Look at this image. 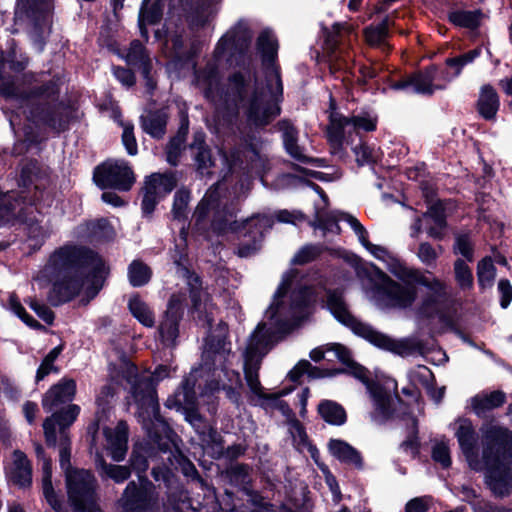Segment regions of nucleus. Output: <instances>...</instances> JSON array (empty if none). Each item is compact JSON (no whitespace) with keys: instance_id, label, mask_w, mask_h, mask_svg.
Listing matches in <instances>:
<instances>
[{"instance_id":"1","label":"nucleus","mask_w":512,"mask_h":512,"mask_svg":"<svg viewBox=\"0 0 512 512\" xmlns=\"http://www.w3.org/2000/svg\"><path fill=\"white\" fill-rule=\"evenodd\" d=\"M325 292L326 307L342 324L349 327L356 335L364 338L374 346L405 356L412 352L413 346L409 339H393L370 325L358 321L349 312L342 294L329 290L322 280L316 285H308L307 281L298 279V272L287 271L273 295V299L265 311L263 321L258 324L249 338L244 353V373L251 392L260 399L266 395L258 379V370L262 357L272 345L290 333L303 319L311 313L313 304L322 299Z\"/></svg>"},{"instance_id":"2","label":"nucleus","mask_w":512,"mask_h":512,"mask_svg":"<svg viewBox=\"0 0 512 512\" xmlns=\"http://www.w3.org/2000/svg\"><path fill=\"white\" fill-rule=\"evenodd\" d=\"M108 274L102 258L75 246H64L52 253L42 269L34 276L40 288L51 285L48 295L53 305L70 301L81 291L87 301L94 298Z\"/></svg>"},{"instance_id":"3","label":"nucleus","mask_w":512,"mask_h":512,"mask_svg":"<svg viewBox=\"0 0 512 512\" xmlns=\"http://www.w3.org/2000/svg\"><path fill=\"white\" fill-rule=\"evenodd\" d=\"M365 249L374 258L383 262L391 274L406 283V285L399 284L377 266L371 264V269L375 275L378 305L401 309L412 306L417 298V290L412 283H416L426 287L430 293L422 301L418 309L419 315L432 317L439 311L440 303L446 296V286L442 281L431 273H422L417 269L408 267L384 246L369 242Z\"/></svg>"},{"instance_id":"4","label":"nucleus","mask_w":512,"mask_h":512,"mask_svg":"<svg viewBox=\"0 0 512 512\" xmlns=\"http://www.w3.org/2000/svg\"><path fill=\"white\" fill-rule=\"evenodd\" d=\"M206 358L212 359L213 368L207 363L199 370H194L182 384V387L175 393L174 399L167 401L168 407L175 406L178 410H182L185 420L188 421L199 434H205L210 431V426L203 420L199 413L194 409L195 392L194 386L198 374L207 373V388L210 392L220 389L226 390L230 398L235 397V389L242 387L239 372L230 369L234 356L231 355L230 347H226L225 343L221 349L215 351L212 356L210 352H205Z\"/></svg>"},{"instance_id":"5","label":"nucleus","mask_w":512,"mask_h":512,"mask_svg":"<svg viewBox=\"0 0 512 512\" xmlns=\"http://www.w3.org/2000/svg\"><path fill=\"white\" fill-rule=\"evenodd\" d=\"M108 371L112 382L122 383L125 380L130 385L131 397L137 405L138 416L141 418L144 428L150 436L153 434L156 436V433L150 427V422L154 425L155 421L162 426H164V423L158 413L159 405L155 385L170 376L171 368L167 365H159L152 375H139L136 366L123 357L117 363H110Z\"/></svg>"},{"instance_id":"6","label":"nucleus","mask_w":512,"mask_h":512,"mask_svg":"<svg viewBox=\"0 0 512 512\" xmlns=\"http://www.w3.org/2000/svg\"><path fill=\"white\" fill-rule=\"evenodd\" d=\"M268 85L263 87L250 73L235 74L230 79L234 97L239 98V108H243L247 120L255 126H263L280 113L277 97L282 94V83L278 71L271 67L267 72Z\"/></svg>"},{"instance_id":"7","label":"nucleus","mask_w":512,"mask_h":512,"mask_svg":"<svg viewBox=\"0 0 512 512\" xmlns=\"http://www.w3.org/2000/svg\"><path fill=\"white\" fill-rule=\"evenodd\" d=\"M485 483L495 497L512 493V433L488 423L481 428Z\"/></svg>"},{"instance_id":"8","label":"nucleus","mask_w":512,"mask_h":512,"mask_svg":"<svg viewBox=\"0 0 512 512\" xmlns=\"http://www.w3.org/2000/svg\"><path fill=\"white\" fill-rule=\"evenodd\" d=\"M333 354L340 362L347 365L346 372L363 382L370 394L375 407V417L385 418L390 414V407L393 401L392 392L396 389L393 381L387 382L385 386L379 383L369 382L367 370L351 359L350 351L338 343H330L314 348L310 352L313 361L318 362L325 359L327 355Z\"/></svg>"},{"instance_id":"9","label":"nucleus","mask_w":512,"mask_h":512,"mask_svg":"<svg viewBox=\"0 0 512 512\" xmlns=\"http://www.w3.org/2000/svg\"><path fill=\"white\" fill-rule=\"evenodd\" d=\"M251 37L247 26L238 23L218 41L213 54L214 62L195 76L196 85L203 90L207 98L218 86L219 69L230 63L237 53L243 52L248 47Z\"/></svg>"},{"instance_id":"10","label":"nucleus","mask_w":512,"mask_h":512,"mask_svg":"<svg viewBox=\"0 0 512 512\" xmlns=\"http://www.w3.org/2000/svg\"><path fill=\"white\" fill-rule=\"evenodd\" d=\"M330 123L327 128V138L330 145L331 153L343 158L346 156L345 145L348 144L347 137L353 132L358 133L360 130L369 132L376 128V118L369 115H358L352 118L343 116L335 110V102L330 99Z\"/></svg>"},{"instance_id":"11","label":"nucleus","mask_w":512,"mask_h":512,"mask_svg":"<svg viewBox=\"0 0 512 512\" xmlns=\"http://www.w3.org/2000/svg\"><path fill=\"white\" fill-rule=\"evenodd\" d=\"M11 198L10 194L1 192L0 210L3 214L0 213V221L8 223L14 219L19 220L25 225L28 239L34 242L32 245L39 248L49 237L50 228L47 225L40 224L32 206L22 207L18 200L11 203Z\"/></svg>"},{"instance_id":"12","label":"nucleus","mask_w":512,"mask_h":512,"mask_svg":"<svg viewBox=\"0 0 512 512\" xmlns=\"http://www.w3.org/2000/svg\"><path fill=\"white\" fill-rule=\"evenodd\" d=\"M66 486L68 498L75 512H101L97 505L96 480L90 471H67Z\"/></svg>"},{"instance_id":"13","label":"nucleus","mask_w":512,"mask_h":512,"mask_svg":"<svg viewBox=\"0 0 512 512\" xmlns=\"http://www.w3.org/2000/svg\"><path fill=\"white\" fill-rule=\"evenodd\" d=\"M93 179L100 188H115L127 191L135 181L131 168L124 160H107L99 165Z\"/></svg>"},{"instance_id":"14","label":"nucleus","mask_w":512,"mask_h":512,"mask_svg":"<svg viewBox=\"0 0 512 512\" xmlns=\"http://www.w3.org/2000/svg\"><path fill=\"white\" fill-rule=\"evenodd\" d=\"M454 430L455 437L469 466L475 471L482 470L483 454L481 456L478 454L477 435L472 422L465 418L458 419L454 423Z\"/></svg>"},{"instance_id":"15","label":"nucleus","mask_w":512,"mask_h":512,"mask_svg":"<svg viewBox=\"0 0 512 512\" xmlns=\"http://www.w3.org/2000/svg\"><path fill=\"white\" fill-rule=\"evenodd\" d=\"M151 483L141 482L137 485L130 482L119 500L122 512H155L153 509L155 499L151 492Z\"/></svg>"},{"instance_id":"16","label":"nucleus","mask_w":512,"mask_h":512,"mask_svg":"<svg viewBox=\"0 0 512 512\" xmlns=\"http://www.w3.org/2000/svg\"><path fill=\"white\" fill-rule=\"evenodd\" d=\"M176 186V179L173 175L152 174L145 181L142 210L150 215L158 201L170 193Z\"/></svg>"},{"instance_id":"17","label":"nucleus","mask_w":512,"mask_h":512,"mask_svg":"<svg viewBox=\"0 0 512 512\" xmlns=\"http://www.w3.org/2000/svg\"><path fill=\"white\" fill-rule=\"evenodd\" d=\"M445 204L436 202L432 204L423 218H417L411 226V237L417 238L422 231L423 222L425 223L427 234L439 239L442 237L443 230L446 226Z\"/></svg>"},{"instance_id":"18","label":"nucleus","mask_w":512,"mask_h":512,"mask_svg":"<svg viewBox=\"0 0 512 512\" xmlns=\"http://www.w3.org/2000/svg\"><path fill=\"white\" fill-rule=\"evenodd\" d=\"M206 502L200 504L198 501L196 507L194 500L187 497L185 492L176 491L171 493L165 504V512H210L216 507L215 496L212 490L207 489Z\"/></svg>"},{"instance_id":"19","label":"nucleus","mask_w":512,"mask_h":512,"mask_svg":"<svg viewBox=\"0 0 512 512\" xmlns=\"http://www.w3.org/2000/svg\"><path fill=\"white\" fill-rule=\"evenodd\" d=\"M105 437L104 447L114 461H122L128 448V427L123 421L117 423L115 427H105L103 429Z\"/></svg>"},{"instance_id":"20","label":"nucleus","mask_w":512,"mask_h":512,"mask_svg":"<svg viewBox=\"0 0 512 512\" xmlns=\"http://www.w3.org/2000/svg\"><path fill=\"white\" fill-rule=\"evenodd\" d=\"M436 69L430 67L423 72L415 73L406 79L395 82L392 88L395 90H403L407 93L416 94H432L437 86L433 85Z\"/></svg>"},{"instance_id":"21","label":"nucleus","mask_w":512,"mask_h":512,"mask_svg":"<svg viewBox=\"0 0 512 512\" xmlns=\"http://www.w3.org/2000/svg\"><path fill=\"white\" fill-rule=\"evenodd\" d=\"M75 394V380L63 378L45 393L42 399V406L47 412H51L59 405L72 401Z\"/></svg>"},{"instance_id":"22","label":"nucleus","mask_w":512,"mask_h":512,"mask_svg":"<svg viewBox=\"0 0 512 512\" xmlns=\"http://www.w3.org/2000/svg\"><path fill=\"white\" fill-rule=\"evenodd\" d=\"M8 480L20 488H27L32 483V467L26 455L15 450L12 453L10 464L6 468Z\"/></svg>"},{"instance_id":"23","label":"nucleus","mask_w":512,"mask_h":512,"mask_svg":"<svg viewBox=\"0 0 512 512\" xmlns=\"http://www.w3.org/2000/svg\"><path fill=\"white\" fill-rule=\"evenodd\" d=\"M79 413L80 407L75 404H70L61 412L54 413L51 417L46 418L43 423V429L47 443L51 445H55L56 443V423L61 429H65L76 420Z\"/></svg>"},{"instance_id":"24","label":"nucleus","mask_w":512,"mask_h":512,"mask_svg":"<svg viewBox=\"0 0 512 512\" xmlns=\"http://www.w3.org/2000/svg\"><path fill=\"white\" fill-rule=\"evenodd\" d=\"M182 301V296H179V299L176 297L171 298L165 319L159 326L161 339L166 345H173L178 337V317L176 314L178 310L179 312L181 311Z\"/></svg>"},{"instance_id":"25","label":"nucleus","mask_w":512,"mask_h":512,"mask_svg":"<svg viewBox=\"0 0 512 512\" xmlns=\"http://www.w3.org/2000/svg\"><path fill=\"white\" fill-rule=\"evenodd\" d=\"M37 456L42 460V490L48 504L57 512H64L63 505L58 500L51 481V463L44 457V450L41 445L35 446Z\"/></svg>"},{"instance_id":"26","label":"nucleus","mask_w":512,"mask_h":512,"mask_svg":"<svg viewBox=\"0 0 512 512\" xmlns=\"http://www.w3.org/2000/svg\"><path fill=\"white\" fill-rule=\"evenodd\" d=\"M126 61L129 65L136 66L141 69L146 85L149 90L155 88V83L149 76L151 68V60L149 59L143 45L139 41H133L126 54Z\"/></svg>"},{"instance_id":"27","label":"nucleus","mask_w":512,"mask_h":512,"mask_svg":"<svg viewBox=\"0 0 512 512\" xmlns=\"http://www.w3.org/2000/svg\"><path fill=\"white\" fill-rule=\"evenodd\" d=\"M222 186L223 185L221 183H217L215 186L211 187L204 195L195 211L197 223L204 220L211 213H213L214 216L220 213V208L222 206Z\"/></svg>"},{"instance_id":"28","label":"nucleus","mask_w":512,"mask_h":512,"mask_svg":"<svg viewBox=\"0 0 512 512\" xmlns=\"http://www.w3.org/2000/svg\"><path fill=\"white\" fill-rule=\"evenodd\" d=\"M500 106L499 96L496 90L491 85H484L480 89L477 108L479 114L491 120L496 116Z\"/></svg>"},{"instance_id":"29","label":"nucleus","mask_w":512,"mask_h":512,"mask_svg":"<svg viewBox=\"0 0 512 512\" xmlns=\"http://www.w3.org/2000/svg\"><path fill=\"white\" fill-rule=\"evenodd\" d=\"M328 448L332 456L341 462L353 464L356 467L362 466V459L358 451L343 440L331 439Z\"/></svg>"},{"instance_id":"30","label":"nucleus","mask_w":512,"mask_h":512,"mask_svg":"<svg viewBox=\"0 0 512 512\" xmlns=\"http://www.w3.org/2000/svg\"><path fill=\"white\" fill-rule=\"evenodd\" d=\"M151 0H144L139 13V29L143 37H148L147 25L157 23L163 14V2L164 0H157L151 4Z\"/></svg>"},{"instance_id":"31","label":"nucleus","mask_w":512,"mask_h":512,"mask_svg":"<svg viewBox=\"0 0 512 512\" xmlns=\"http://www.w3.org/2000/svg\"><path fill=\"white\" fill-rule=\"evenodd\" d=\"M279 125L283 134V143L286 152L299 162H308L309 158L304 154L302 148L297 145V132L295 128L286 121L281 122Z\"/></svg>"},{"instance_id":"32","label":"nucleus","mask_w":512,"mask_h":512,"mask_svg":"<svg viewBox=\"0 0 512 512\" xmlns=\"http://www.w3.org/2000/svg\"><path fill=\"white\" fill-rule=\"evenodd\" d=\"M246 225L256 227L257 231L255 234L258 235V238L254 237L252 245H241L238 248V255L240 257H248L259 249L263 230L271 227V219L266 216H257L246 220Z\"/></svg>"},{"instance_id":"33","label":"nucleus","mask_w":512,"mask_h":512,"mask_svg":"<svg viewBox=\"0 0 512 512\" xmlns=\"http://www.w3.org/2000/svg\"><path fill=\"white\" fill-rule=\"evenodd\" d=\"M288 426V431L293 439L295 448L300 452H309L311 457L316 460L318 450L310 444L307 433L301 423L296 419H291Z\"/></svg>"},{"instance_id":"34","label":"nucleus","mask_w":512,"mask_h":512,"mask_svg":"<svg viewBox=\"0 0 512 512\" xmlns=\"http://www.w3.org/2000/svg\"><path fill=\"white\" fill-rule=\"evenodd\" d=\"M318 412L323 420L331 425H343L347 419L342 405L332 400L321 401L318 405Z\"/></svg>"},{"instance_id":"35","label":"nucleus","mask_w":512,"mask_h":512,"mask_svg":"<svg viewBox=\"0 0 512 512\" xmlns=\"http://www.w3.org/2000/svg\"><path fill=\"white\" fill-rule=\"evenodd\" d=\"M128 308L131 314L145 327H153L155 324L154 314L149 306L137 295L131 296L128 301Z\"/></svg>"},{"instance_id":"36","label":"nucleus","mask_w":512,"mask_h":512,"mask_svg":"<svg viewBox=\"0 0 512 512\" xmlns=\"http://www.w3.org/2000/svg\"><path fill=\"white\" fill-rule=\"evenodd\" d=\"M96 465L102 477L110 478L117 483L124 482L131 475L129 467L107 464L99 453L96 456Z\"/></svg>"},{"instance_id":"37","label":"nucleus","mask_w":512,"mask_h":512,"mask_svg":"<svg viewBox=\"0 0 512 512\" xmlns=\"http://www.w3.org/2000/svg\"><path fill=\"white\" fill-rule=\"evenodd\" d=\"M505 401L504 393L494 391L490 394H480L472 399V407L477 414L484 410L493 409L502 405Z\"/></svg>"},{"instance_id":"38","label":"nucleus","mask_w":512,"mask_h":512,"mask_svg":"<svg viewBox=\"0 0 512 512\" xmlns=\"http://www.w3.org/2000/svg\"><path fill=\"white\" fill-rule=\"evenodd\" d=\"M151 278L150 268L139 260H134L128 267V279L132 286L140 287Z\"/></svg>"},{"instance_id":"39","label":"nucleus","mask_w":512,"mask_h":512,"mask_svg":"<svg viewBox=\"0 0 512 512\" xmlns=\"http://www.w3.org/2000/svg\"><path fill=\"white\" fill-rule=\"evenodd\" d=\"M191 149L195 151V161L200 170L210 167L213 163L209 151L204 147V134L198 132L194 136Z\"/></svg>"},{"instance_id":"40","label":"nucleus","mask_w":512,"mask_h":512,"mask_svg":"<svg viewBox=\"0 0 512 512\" xmlns=\"http://www.w3.org/2000/svg\"><path fill=\"white\" fill-rule=\"evenodd\" d=\"M257 47L264 62L273 61L277 53V41L270 31L265 30L259 35Z\"/></svg>"},{"instance_id":"41","label":"nucleus","mask_w":512,"mask_h":512,"mask_svg":"<svg viewBox=\"0 0 512 512\" xmlns=\"http://www.w3.org/2000/svg\"><path fill=\"white\" fill-rule=\"evenodd\" d=\"M496 276L495 266L490 258L482 259L477 266L478 283L482 289L491 288Z\"/></svg>"},{"instance_id":"42","label":"nucleus","mask_w":512,"mask_h":512,"mask_svg":"<svg viewBox=\"0 0 512 512\" xmlns=\"http://www.w3.org/2000/svg\"><path fill=\"white\" fill-rule=\"evenodd\" d=\"M479 11H454L449 14V20L456 26L474 29L480 23Z\"/></svg>"},{"instance_id":"43","label":"nucleus","mask_w":512,"mask_h":512,"mask_svg":"<svg viewBox=\"0 0 512 512\" xmlns=\"http://www.w3.org/2000/svg\"><path fill=\"white\" fill-rule=\"evenodd\" d=\"M166 120L164 116L149 114L142 118V127L153 137L160 138L165 133Z\"/></svg>"},{"instance_id":"44","label":"nucleus","mask_w":512,"mask_h":512,"mask_svg":"<svg viewBox=\"0 0 512 512\" xmlns=\"http://www.w3.org/2000/svg\"><path fill=\"white\" fill-rule=\"evenodd\" d=\"M62 346L53 348L43 359L36 372V382L42 381L50 373H58V368L54 365V362L62 352Z\"/></svg>"},{"instance_id":"45","label":"nucleus","mask_w":512,"mask_h":512,"mask_svg":"<svg viewBox=\"0 0 512 512\" xmlns=\"http://www.w3.org/2000/svg\"><path fill=\"white\" fill-rule=\"evenodd\" d=\"M188 285L190 286V294L193 302V307L197 311H201L202 302L204 304V309H206L208 294L203 292L200 287L199 277L195 274H189L187 277Z\"/></svg>"},{"instance_id":"46","label":"nucleus","mask_w":512,"mask_h":512,"mask_svg":"<svg viewBox=\"0 0 512 512\" xmlns=\"http://www.w3.org/2000/svg\"><path fill=\"white\" fill-rule=\"evenodd\" d=\"M455 279L462 290H469L473 287V275L468 265L461 259L454 264Z\"/></svg>"},{"instance_id":"47","label":"nucleus","mask_w":512,"mask_h":512,"mask_svg":"<svg viewBox=\"0 0 512 512\" xmlns=\"http://www.w3.org/2000/svg\"><path fill=\"white\" fill-rule=\"evenodd\" d=\"M356 161L359 165L371 164L376 162L380 153L377 149L370 147L364 143H360L352 148Z\"/></svg>"},{"instance_id":"48","label":"nucleus","mask_w":512,"mask_h":512,"mask_svg":"<svg viewBox=\"0 0 512 512\" xmlns=\"http://www.w3.org/2000/svg\"><path fill=\"white\" fill-rule=\"evenodd\" d=\"M8 308L17 317H19L27 326L35 329L42 328V325H40L36 320H34L26 313L24 307L21 305L18 298L14 294H11L8 298Z\"/></svg>"},{"instance_id":"49","label":"nucleus","mask_w":512,"mask_h":512,"mask_svg":"<svg viewBox=\"0 0 512 512\" xmlns=\"http://www.w3.org/2000/svg\"><path fill=\"white\" fill-rule=\"evenodd\" d=\"M389 20H384L376 27H369L365 30V37L367 42L372 46H380L384 44L387 37Z\"/></svg>"},{"instance_id":"50","label":"nucleus","mask_w":512,"mask_h":512,"mask_svg":"<svg viewBox=\"0 0 512 512\" xmlns=\"http://www.w3.org/2000/svg\"><path fill=\"white\" fill-rule=\"evenodd\" d=\"M341 219L348 223V225L357 236L360 244L365 248L370 242L368 240V231L366 228L359 222L356 217L348 213L341 212Z\"/></svg>"},{"instance_id":"51","label":"nucleus","mask_w":512,"mask_h":512,"mask_svg":"<svg viewBox=\"0 0 512 512\" xmlns=\"http://www.w3.org/2000/svg\"><path fill=\"white\" fill-rule=\"evenodd\" d=\"M338 220L341 219V213H339V217L331 216L325 218L323 215L318 214L317 220L313 223V227L316 229H320L323 231V235L331 232L333 234L340 233V227L338 225Z\"/></svg>"},{"instance_id":"52","label":"nucleus","mask_w":512,"mask_h":512,"mask_svg":"<svg viewBox=\"0 0 512 512\" xmlns=\"http://www.w3.org/2000/svg\"><path fill=\"white\" fill-rule=\"evenodd\" d=\"M321 252L320 247L315 245L303 246L292 258V264L304 265L314 260Z\"/></svg>"},{"instance_id":"53","label":"nucleus","mask_w":512,"mask_h":512,"mask_svg":"<svg viewBox=\"0 0 512 512\" xmlns=\"http://www.w3.org/2000/svg\"><path fill=\"white\" fill-rule=\"evenodd\" d=\"M432 458L435 462L440 463L444 468H447L451 464L450 450L444 441H440L434 444L432 449Z\"/></svg>"},{"instance_id":"54","label":"nucleus","mask_w":512,"mask_h":512,"mask_svg":"<svg viewBox=\"0 0 512 512\" xmlns=\"http://www.w3.org/2000/svg\"><path fill=\"white\" fill-rule=\"evenodd\" d=\"M189 200L190 194L188 191L179 190L176 192L172 209L175 218L180 219L185 215Z\"/></svg>"},{"instance_id":"55","label":"nucleus","mask_w":512,"mask_h":512,"mask_svg":"<svg viewBox=\"0 0 512 512\" xmlns=\"http://www.w3.org/2000/svg\"><path fill=\"white\" fill-rule=\"evenodd\" d=\"M454 252L462 255L467 261L471 262L473 260L472 245L467 235L456 236Z\"/></svg>"},{"instance_id":"56","label":"nucleus","mask_w":512,"mask_h":512,"mask_svg":"<svg viewBox=\"0 0 512 512\" xmlns=\"http://www.w3.org/2000/svg\"><path fill=\"white\" fill-rule=\"evenodd\" d=\"M409 377L414 384H421L427 387L433 379V374L426 366H418L410 371Z\"/></svg>"},{"instance_id":"57","label":"nucleus","mask_w":512,"mask_h":512,"mask_svg":"<svg viewBox=\"0 0 512 512\" xmlns=\"http://www.w3.org/2000/svg\"><path fill=\"white\" fill-rule=\"evenodd\" d=\"M432 498L429 496L415 497L405 505V512H426L431 506Z\"/></svg>"},{"instance_id":"58","label":"nucleus","mask_w":512,"mask_h":512,"mask_svg":"<svg viewBox=\"0 0 512 512\" xmlns=\"http://www.w3.org/2000/svg\"><path fill=\"white\" fill-rule=\"evenodd\" d=\"M417 255L421 262L426 265H432L438 257L437 251L427 242H423L419 245Z\"/></svg>"},{"instance_id":"59","label":"nucleus","mask_w":512,"mask_h":512,"mask_svg":"<svg viewBox=\"0 0 512 512\" xmlns=\"http://www.w3.org/2000/svg\"><path fill=\"white\" fill-rule=\"evenodd\" d=\"M122 142L129 155L137 154V143L133 134V127L125 125L122 133Z\"/></svg>"},{"instance_id":"60","label":"nucleus","mask_w":512,"mask_h":512,"mask_svg":"<svg viewBox=\"0 0 512 512\" xmlns=\"http://www.w3.org/2000/svg\"><path fill=\"white\" fill-rule=\"evenodd\" d=\"M30 307L45 323H53L54 313L49 307L37 301H31Z\"/></svg>"},{"instance_id":"61","label":"nucleus","mask_w":512,"mask_h":512,"mask_svg":"<svg viewBox=\"0 0 512 512\" xmlns=\"http://www.w3.org/2000/svg\"><path fill=\"white\" fill-rule=\"evenodd\" d=\"M276 218L279 222L282 223H292L297 224L304 220V215L300 211H287L281 210L276 214Z\"/></svg>"},{"instance_id":"62","label":"nucleus","mask_w":512,"mask_h":512,"mask_svg":"<svg viewBox=\"0 0 512 512\" xmlns=\"http://www.w3.org/2000/svg\"><path fill=\"white\" fill-rule=\"evenodd\" d=\"M498 289L501 293V306L507 308L512 300V286L508 280H500Z\"/></svg>"},{"instance_id":"63","label":"nucleus","mask_w":512,"mask_h":512,"mask_svg":"<svg viewBox=\"0 0 512 512\" xmlns=\"http://www.w3.org/2000/svg\"><path fill=\"white\" fill-rule=\"evenodd\" d=\"M115 77L125 86H132L135 83V77L131 70L126 68H114Z\"/></svg>"},{"instance_id":"64","label":"nucleus","mask_w":512,"mask_h":512,"mask_svg":"<svg viewBox=\"0 0 512 512\" xmlns=\"http://www.w3.org/2000/svg\"><path fill=\"white\" fill-rule=\"evenodd\" d=\"M311 364L307 360L300 361L288 374L293 382H297L304 373H309Z\"/></svg>"}]
</instances>
